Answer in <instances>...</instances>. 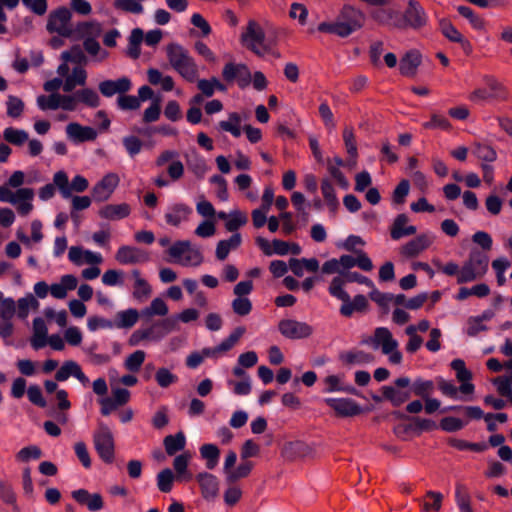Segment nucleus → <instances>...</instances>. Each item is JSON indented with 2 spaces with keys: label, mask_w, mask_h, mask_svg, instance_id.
I'll use <instances>...</instances> for the list:
<instances>
[{
  "label": "nucleus",
  "mask_w": 512,
  "mask_h": 512,
  "mask_svg": "<svg viewBox=\"0 0 512 512\" xmlns=\"http://www.w3.org/2000/svg\"><path fill=\"white\" fill-rule=\"evenodd\" d=\"M365 14L352 5H344L333 22H322L318 31L345 38L363 27Z\"/></svg>",
  "instance_id": "obj_1"
},
{
  "label": "nucleus",
  "mask_w": 512,
  "mask_h": 512,
  "mask_svg": "<svg viewBox=\"0 0 512 512\" xmlns=\"http://www.w3.org/2000/svg\"><path fill=\"white\" fill-rule=\"evenodd\" d=\"M170 66L186 81L194 82L198 78V66L189 51L178 43L166 47Z\"/></svg>",
  "instance_id": "obj_2"
},
{
  "label": "nucleus",
  "mask_w": 512,
  "mask_h": 512,
  "mask_svg": "<svg viewBox=\"0 0 512 512\" xmlns=\"http://www.w3.org/2000/svg\"><path fill=\"white\" fill-rule=\"evenodd\" d=\"M167 252L172 262L184 267H198L204 262L200 248L189 240L175 241Z\"/></svg>",
  "instance_id": "obj_3"
},
{
  "label": "nucleus",
  "mask_w": 512,
  "mask_h": 512,
  "mask_svg": "<svg viewBox=\"0 0 512 512\" xmlns=\"http://www.w3.org/2000/svg\"><path fill=\"white\" fill-rule=\"evenodd\" d=\"M175 329V321L170 318L154 322L148 327L139 328L130 335L128 344L132 347L141 344L144 341L158 343L168 333Z\"/></svg>",
  "instance_id": "obj_4"
},
{
  "label": "nucleus",
  "mask_w": 512,
  "mask_h": 512,
  "mask_svg": "<svg viewBox=\"0 0 512 512\" xmlns=\"http://www.w3.org/2000/svg\"><path fill=\"white\" fill-rule=\"evenodd\" d=\"M488 257L478 251H472L458 273V284L469 283L482 278L488 270Z\"/></svg>",
  "instance_id": "obj_5"
},
{
  "label": "nucleus",
  "mask_w": 512,
  "mask_h": 512,
  "mask_svg": "<svg viewBox=\"0 0 512 512\" xmlns=\"http://www.w3.org/2000/svg\"><path fill=\"white\" fill-rule=\"evenodd\" d=\"M243 44L258 56L269 53L271 48L265 39V33L261 26L251 20L248 22L245 32L241 36Z\"/></svg>",
  "instance_id": "obj_6"
},
{
  "label": "nucleus",
  "mask_w": 512,
  "mask_h": 512,
  "mask_svg": "<svg viewBox=\"0 0 512 512\" xmlns=\"http://www.w3.org/2000/svg\"><path fill=\"white\" fill-rule=\"evenodd\" d=\"M72 13L66 7H59L52 11L48 17L46 28L50 33H56L62 37H72L74 28L71 23Z\"/></svg>",
  "instance_id": "obj_7"
},
{
  "label": "nucleus",
  "mask_w": 512,
  "mask_h": 512,
  "mask_svg": "<svg viewBox=\"0 0 512 512\" xmlns=\"http://www.w3.org/2000/svg\"><path fill=\"white\" fill-rule=\"evenodd\" d=\"M93 442L99 457L105 463H112L115 456L114 438L107 425L99 423V428L93 435Z\"/></svg>",
  "instance_id": "obj_8"
},
{
  "label": "nucleus",
  "mask_w": 512,
  "mask_h": 512,
  "mask_svg": "<svg viewBox=\"0 0 512 512\" xmlns=\"http://www.w3.org/2000/svg\"><path fill=\"white\" fill-rule=\"evenodd\" d=\"M370 17L381 25L403 28V21L394 0L390 4L378 5L370 12Z\"/></svg>",
  "instance_id": "obj_9"
},
{
  "label": "nucleus",
  "mask_w": 512,
  "mask_h": 512,
  "mask_svg": "<svg viewBox=\"0 0 512 512\" xmlns=\"http://www.w3.org/2000/svg\"><path fill=\"white\" fill-rule=\"evenodd\" d=\"M278 330L283 337L290 340L306 339L314 332L310 324L296 319H282L278 323Z\"/></svg>",
  "instance_id": "obj_10"
},
{
  "label": "nucleus",
  "mask_w": 512,
  "mask_h": 512,
  "mask_svg": "<svg viewBox=\"0 0 512 512\" xmlns=\"http://www.w3.org/2000/svg\"><path fill=\"white\" fill-rule=\"evenodd\" d=\"M36 104L42 111L57 109L75 111V102L70 94L50 93L49 95H39Z\"/></svg>",
  "instance_id": "obj_11"
},
{
  "label": "nucleus",
  "mask_w": 512,
  "mask_h": 512,
  "mask_svg": "<svg viewBox=\"0 0 512 512\" xmlns=\"http://www.w3.org/2000/svg\"><path fill=\"white\" fill-rule=\"evenodd\" d=\"M167 163L169 164L167 174L171 181L180 180L184 175V165L179 160V153L176 150H163L155 160V166L158 168L165 166Z\"/></svg>",
  "instance_id": "obj_12"
},
{
  "label": "nucleus",
  "mask_w": 512,
  "mask_h": 512,
  "mask_svg": "<svg viewBox=\"0 0 512 512\" xmlns=\"http://www.w3.org/2000/svg\"><path fill=\"white\" fill-rule=\"evenodd\" d=\"M223 79L228 82H236L240 88H246L251 83V72L249 68L242 63H227L222 70Z\"/></svg>",
  "instance_id": "obj_13"
},
{
  "label": "nucleus",
  "mask_w": 512,
  "mask_h": 512,
  "mask_svg": "<svg viewBox=\"0 0 512 512\" xmlns=\"http://www.w3.org/2000/svg\"><path fill=\"white\" fill-rule=\"evenodd\" d=\"M115 260L121 265L143 264L150 260V255L139 247L122 245L115 253Z\"/></svg>",
  "instance_id": "obj_14"
},
{
  "label": "nucleus",
  "mask_w": 512,
  "mask_h": 512,
  "mask_svg": "<svg viewBox=\"0 0 512 512\" xmlns=\"http://www.w3.org/2000/svg\"><path fill=\"white\" fill-rule=\"evenodd\" d=\"M401 18L403 21V28L411 27L413 29H420L428 22V16L424 8L416 0H408V6Z\"/></svg>",
  "instance_id": "obj_15"
},
{
  "label": "nucleus",
  "mask_w": 512,
  "mask_h": 512,
  "mask_svg": "<svg viewBox=\"0 0 512 512\" xmlns=\"http://www.w3.org/2000/svg\"><path fill=\"white\" fill-rule=\"evenodd\" d=\"M120 182L119 176L110 172L105 174L102 179L92 188V196L97 202L108 200Z\"/></svg>",
  "instance_id": "obj_16"
},
{
  "label": "nucleus",
  "mask_w": 512,
  "mask_h": 512,
  "mask_svg": "<svg viewBox=\"0 0 512 512\" xmlns=\"http://www.w3.org/2000/svg\"><path fill=\"white\" fill-rule=\"evenodd\" d=\"M363 343L371 345L374 349L381 347L383 354H390L398 348V342L393 338L392 333L386 327H378L374 335Z\"/></svg>",
  "instance_id": "obj_17"
},
{
  "label": "nucleus",
  "mask_w": 512,
  "mask_h": 512,
  "mask_svg": "<svg viewBox=\"0 0 512 512\" xmlns=\"http://www.w3.org/2000/svg\"><path fill=\"white\" fill-rule=\"evenodd\" d=\"M394 384L398 388H406L411 385V391L413 394L421 397L422 399L430 396L434 391V382L432 380H425L422 378H416L411 384L410 378L403 376L397 378L394 381Z\"/></svg>",
  "instance_id": "obj_18"
},
{
  "label": "nucleus",
  "mask_w": 512,
  "mask_h": 512,
  "mask_svg": "<svg viewBox=\"0 0 512 512\" xmlns=\"http://www.w3.org/2000/svg\"><path fill=\"white\" fill-rule=\"evenodd\" d=\"M323 402L340 417L355 416L362 411L361 407L351 398H325Z\"/></svg>",
  "instance_id": "obj_19"
},
{
  "label": "nucleus",
  "mask_w": 512,
  "mask_h": 512,
  "mask_svg": "<svg viewBox=\"0 0 512 512\" xmlns=\"http://www.w3.org/2000/svg\"><path fill=\"white\" fill-rule=\"evenodd\" d=\"M434 237L423 233L401 246L400 253L406 258H414L426 250L433 242Z\"/></svg>",
  "instance_id": "obj_20"
},
{
  "label": "nucleus",
  "mask_w": 512,
  "mask_h": 512,
  "mask_svg": "<svg viewBox=\"0 0 512 512\" xmlns=\"http://www.w3.org/2000/svg\"><path fill=\"white\" fill-rule=\"evenodd\" d=\"M65 132L68 139L74 143L94 141L98 136L96 129L90 126H83L77 122L69 123L65 128Z\"/></svg>",
  "instance_id": "obj_21"
},
{
  "label": "nucleus",
  "mask_w": 512,
  "mask_h": 512,
  "mask_svg": "<svg viewBox=\"0 0 512 512\" xmlns=\"http://www.w3.org/2000/svg\"><path fill=\"white\" fill-rule=\"evenodd\" d=\"M201 495L207 501H213L219 494V480L209 472H200L196 475Z\"/></svg>",
  "instance_id": "obj_22"
},
{
  "label": "nucleus",
  "mask_w": 512,
  "mask_h": 512,
  "mask_svg": "<svg viewBox=\"0 0 512 512\" xmlns=\"http://www.w3.org/2000/svg\"><path fill=\"white\" fill-rule=\"evenodd\" d=\"M71 495L78 504L85 506L90 512H98L104 507L103 497L99 493H90L81 488L72 491Z\"/></svg>",
  "instance_id": "obj_23"
},
{
  "label": "nucleus",
  "mask_w": 512,
  "mask_h": 512,
  "mask_svg": "<svg viewBox=\"0 0 512 512\" xmlns=\"http://www.w3.org/2000/svg\"><path fill=\"white\" fill-rule=\"evenodd\" d=\"M451 368L456 372V378L461 383L459 391L463 395H472L475 386L471 382L472 373L466 368L465 362L461 359H454L451 362Z\"/></svg>",
  "instance_id": "obj_24"
},
{
  "label": "nucleus",
  "mask_w": 512,
  "mask_h": 512,
  "mask_svg": "<svg viewBox=\"0 0 512 512\" xmlns=\"http://www.w3.org/2000/svg\"><path fill=\"white\" fill-rule=\"evenodd\" d=\"M192 212V208L187 204L174 203L167 207L164 218L168 225L178 227L183 222L188 221Z\"/></svg>",
  "instance_id": "obj_25"
},
{
  "label": "nucleus",
  "mask_w": 512,
  "mask_h": 512,
  "mask_svg": "<svg viewBox=\"0 0 512 512\" xmlns=\"http://www.w3.org/2000/svg\"><path fill=\"white\" fill-rule=\"evenodd\" d=\"M281 454L286 460L295 461L298 459L312 457L314 449L305 442L295 441L284 445Z\"/></svg>",
  "instance_id": "obj_26"
},
{
  "label": "nucleus",
  "mask_w": 512,
  "mask_h": 512,
  "mask_svg": "<svg viewBox=\"0 0 512 512\" xmlns=\"http://www.w3.org/2000/svg\"><path fill=\"white\" fill-rule=\"evenodd\" d=\"M131 88L132 83L128 77H121L116 80H105L99 84V91L105 97H112L115 94L122 95Z\"/></svg>",
  "instance_id": "obj_27"
},
{
  "label": "nucleus",
  "mask_w": 512,
  "mask_h": 512,
  "mask_svg": "<svg viewBox=\"0 0 512 512\" xmlns=\"http://www.w3.org/2000/svg\"><path fill=\"white\" fill-rule=\"evenodd\" d=\"M131 276L134 280L132 296L136 301L143 303L151 296L152 287L138 269L132 270Z\"/></svg>",
  "instance_id": "obj_28"
},
{
  "label": "nucleus",
  "mask_w": 512,
  "mask_h": 512,
  "mask_svg": "<svg viewBox=\"0 0 512 512\" xmlns=\"http://www.w3.org/2000/svg\"><path fill=\"white\" fill-rule=\"evenodd\" d=\"M408 221L409 218L406 214L402 213L396 216L390 229V235L393 240H399L416 233V226L408 225Z\"/></svg>",
  "instance_id": "obj_29"
},
{
  "label": "nucleus",
  "mask_w": 512,
  "mask_h": 512,
  "mask_svg": "<svg viewBox=\"0 0 512 512\" xmlns=\"http://www.w3.org/2000/svg\"><path fill=\"white\" fill-rule=\"evenodd\" d=\"M78 279L72 274H65L60 278L59 283H53L50 286V293L56 299H64L68 291L76 289Z\"/></svg>",
  "instance_id": "obj_30"
},
{
  "label": "nucleus",
  "mask_w": 512,
  "mask_h": 512,
  "mask_svg": "<svg viewBox=\"0 0 512 512\" xmlns=\"http://www.w3.org/2000/svg\"><path fill=\"white\" fill-rule=\"evenodd\" d=\"M34 190L32 188H19L17 189V198L15 199V203L12 205L16 206L17 212L21 216H27L33 210V199H34Z\"/></svg>",
  "instance_id": "obj_31"
},
{
  "label": "nucleus",
  "mask_w": 512,
  "mask_h": 512,
  "mask_svg": "<svg viewBox=\"0 0 512 512\" xmlns=\"http://www.w3.org/2000/svg\"><path fill=\"white\" fill-rule=\"evenodd\" d=\"M48 329L43 318L33 319V333L30 344L34 350H39L47 345Z\"/></svg>",
  "instance_id": "obj_32"
},
{
  "label": "nucleus",
  "mask_w": 512,
  "mask_h": 512,
  "mask_svg": "<svg viewBox=\"0 0 512 512\" xmlns=\"http://www.w3.org/2000/svg\"><path fill=\"white\" fill-rule=\"evenodd\" d=\"M421 64V55L416 50L407 52L400 60L399 70L403 76L413 77Z\"/></svg>",
  "instance_id": "obj_33"
},
{
  "label": "nucleus",
  "mask_w": 512,
  "mask_h": 512,
  "mask_svg": "<svg viewBox=\"0 0 512 512\" xmlns=\"http://www.w3.org/2000/svg\"><path fill=\"white\" fill-rule=\"evenodd\" d=\"M131 213L130 205L127 203L108 204L99 210V216L103 219L115 221L128 217Z\"/></svg>",
  "instance_id": "obj_34"
},
{
  "label": "nucleus",
  "mask_w": 512,
  "mask_h": 512,
  "mask_svg": "<svg viewBox=\"0 0 512 512\" xmlns=\"http://www.w3.org/2000/svg\"><path fill=\"white\" fill-rule=\"evenodd\" d=\"M75 102V110L78 108V104L82 103L89 108H97L100 105V97L98 93L91 88H83L70 94Z\"/></svg>",
  "instance_id": "obj_35"
},
{
  "label": "nucleus",
  "mask_w": 512,
  "mask_h": 512,
  "mask_svg": "<svg viewBox=\"0 0 512 512\" xmlns=\"http://www.w3.org/2000/svg\"><path fill=\"white\" fill-rule=\"evenodd\" d=\"M87 80V73L82 66L73 68L72 73L63 79V91L72 92L77 86H84Z\"/></svg>",
  "instance_id": "obj_36"
},
{
  "label": "nucleus",
  "mask_w": 512,
  "mask_h": 512,
  "mask_svg": "<svg viewBox=\"0 0 512 512\" xmlns=\"http://www.w3.org/2000/svg\"><path fill=\"white\" fill-rule=\"evenodd\" d=\"M141 316V312L139 313L135 308H129L123 311H119L116 314V319L113 322L114 328L119 329H129L132 328L138 321Z\"/></svg>",
  "instance_id": "obj_37"
},
{
  "label": "nucleus",
  "mask_w": 512,
  "mask_h": 512,
  "mask_svg": "<svg viewBox=\"0 0 512 512\" xmlns=\"http://www.w3.org/2000/svg\"><path fill=\"white\" fill-rule=\"evenodd\" d=\"M242 242L241 235L239 233H234L229 239L220 240L216 246V258L220 261L225 260L230 251L236 249L240 246Z\"/></svg>",
  "instance_id": "obj_38"
},
{
  "label": "nucleus",
  "mask_w": 512,
  "mask_h": 512,
  "mask_svg": "<svg viewBox=\"0 0 512 512\" xmlns=\"http://www.w3.org/2000/svg\"><path fill=\"white\" fill-rule=\"evenodd\" d=\"M340 360L349 365H364L374 361L372 354L362 350H351L340 354Z\"/></svg>",
  "instance_id": "obj_39"
},
{
  "label": "nucleus",
  "mask_w": 512,
  "mask_h": 512,
  "mask_svg": "<svg viewBox=\"0 0 512 512\" xmlns=\"http://www.w3.org/2000/svg\"><path fill=\"white\" fill-rule=\"evenodd\" d=\"M39 308V302L31 293L19 298L16 302V312L20 319H26L30 311H36Z\"/></svg>",
  "instance_id": "obj_40"
},
{
  "label": "nucleus",
  "mask_w": 512,
  "mask_h": 512,
  "mask_svg": "<svg viewBox=\"0 0 512 512\" xmlns=\"http://www.w3.org/2000/svg\"><path fill=\"white\" fill-rule=\"evenodd\" d=\"M163 444L168 455H175L178 451H182L186 446L185 434L182 431H179L175 435H167L163 440Z\"/></svg>",
  "instance_id": "obj_41"
},
{
  "label": "nucleus",
  "mask_w": 512,
  "mask_h": 512,
  "mask_svg": "<svg viewBox=\"0 0 512 512\" xmlns=\"http://www.w3.org/2000/svg\"><path fill=\"white\" fill-rule=\"evenodd\" d=\"M200 456L206 461V468L213 470L219 462L220 450L215 444H203L200 449Z\"/></svg>",
  "instance_id": "obj_42"
},
{
  "label": "nucleus",
  "mask_w": 512,
  "mask_h": 512,
  "mask_svg": "<svg viewBox=\"0 0 512 512\" xmlns=\"http://www.w3.org/2000/svg\"><path fill=\"white\" fill-rule=\"evenodd\" d=\"M383 397L391 402L395 407H398L405 403L411 397V392L402 391L393 386L382 387Z\"/></svg>",
  "instance_id": "obj_43"
},
{
  "label": "nucleus",
  "mask_w": 512,
  "mask_h": 512,
  "mask_svg": "<svg viewBox=\"0 0 512 512\" xmlns=\"http://www.w3.org/2000/svg\"><path fill=\"white\" fill-rule=\"evenodd\" d=\"M169 312L168 306L162 298H154L150 305L141 310V317L149 319L153 316H166Z\"/></svg>",
  "instance_id": "obj_44"
},
{
  "label": "nucleus",
  "mask_w": 512,
  "mask_h": 512,
  "mask_svg": "<svg viewBox=\"0 0 512 512\" xmlns=\"http://www.w3.org/2000/svg\"><path fill=\"white\" fill-rule=\"evenodd\" d=\"M368 301L364 295H356L353 300L349 298L346 303L340 307V313L345 317H350L355 311H364L367 308Z\"/></svg>",
  "instance_id": "obj_45"
},
{
  "label": "nucleus",
  "mask_w": 512,
  "mask_h": 512,
  "mask_svg": "<svg viewBox=\"0 0 512 512\" xmlns=\"http://www.w3.org/2000/svg\"><path fill=\"white\" fill-rule=\"evenodd\" d=\"M192 455L190 452L186 451V452H183L182 454L180 455H177L175 458H174V461H173V468L177 474V477L180 479V478H183L185 480H190L192 475L191 473H189L187 471V467H188V464H189V461L191 459Z\"/></svg>",
  "instance_id": "obj_46"
},
{
  "label": "nucleus",
  "mask_w": 512,
  "mask_h": 512,
  "mask_svg": "<svg viewBox=\"0 0 512 512\" xmlns=\"http://www.w3.org/2000/svg\"><path fill=\"white\" fill-rule=\"evenodd\" d=\"M74 32L81 37L94 38L101 34L102 26L97 21L79 22Z\"/></svg>",
  "instance_id": "obj_47"
},
{
  "label": "nucleus",
  "mask_w": 512,
  "mask_h": 512,
  "mask_svg": "<svg viewBox=\"0 0 512 512\" xmlns=\"http://www.w3.org/2000/svg\"><path fill=\"white\" fill-rule=\"evenodd\" d=\"M321 192L330 211L335 213L339 206V200L332 183L328 179L322 180Z\"/></svg>",
  "instance_id": "obj_48"
},
{
  "label": "nucleus",
  "mask_w": 512,
  "mask_h": 512,
  "mask_svg": "<svg viewBox=\"0 0 512 512\" xmlns=\"http://www.w3.org/2000/svg\"><path fill=\"white\" fill-rule=\"evenodd\" d=\"M3 138L8 143L21 146L29 139V134L23 129L7 127L3 131Z\"/></svg>",
  "instance_id": "obj_49"
},
{
  "label": "nucleus",
  "mask_w": 512,
  "mask_h": 512,
  "mask_svg": "<svg viewBox=\"0 0 512 512\" xmlns=\"http://www.w3.org/2000/svg\"><path fill=\"white\" fill-rule=\"evenodd\" d=\"M324 382L326 385L324 391L327 393H332V392H346V393H350V394L355 393V388L352 386H345L342 383L341 377L338 375H329L325 378Z\"/></svg>",
  "instance_id": "obj_50"
},
{
  "label": "nucleus",
  "mask_w": 512,
  "mask_h": 512,
  "mask_svg": "<svg viewBox=\"0 0 512 512\" xmlns=\"http://www.w3.org/2000/svg\"><path fill=\"white\" fill-rule=\"evenodd\" d=\"M346 280L342 276L334 277L329 285L328 292L331 296L335 297L338 300H341L343 303H346L349 300V294L344 290V285Z\"/></svg>",
  "instance_id": "obj_51"
},
{
  "label": "nucleus",
  "mask_w": 512,
  "mask_h": 512,
  "mask_svg": "<svg viewBox=\"0 0 512 512\" xmlns=\"http://www.w3.org/2000/svg\"><path fill=\"white\" fill-rule=\"evenodd\" d=\"M122 144L131 159H134L143 149V141L135 135H127L122 138Z\"/></svg>",
  "instance_id": "obj_52"
},
{
  "label": "nucleus",
  "mask_w": 512,
  "mask_h": 512,
  "mask_svg": "<svg viewBox=\"0 0 512 512\" xmlns=\"http://www.w3.org/2000/svg\"><path fill=\"white\" fill-rule=\"evenodd\" d=\"M240 124V115L236 112H233L229 114L228 120L219 122V127L223 131L231 133L234 137H239L241 135Z\"/></svg>",
  "instance_id": "obj_53"
},
{
  "label": "nucleus",
  "mask_w": 512,
  "mask_h": 512,
  "mask_svg": "<svg viewBox=\"0 0 512 512\" xmlns=\"http://www.w3.org/2000/svg\"><path fill=\"white\" fill-rule=\"evenodd\" d=\"M146 358V353L143 350H136L126 357L124 360V367L130 372H138L143 365Z\"/></svg>",
  "instance_id": "obj_54"
},
{
  "label": "nucleus",
  "mask_w": 512,
  "mask_h": 512,
  "mask_svg": "<svg viewBox=\"0 0 512 512\" xmlns=\"http://www.w3.org/2000/svg\"><path fill=\"white\" fill-rule=\"evenodd\" d=\"M247 221L248 217L244 212L234 209L230 211L229 219L225 222V228L229 232H236L241 226L245 225Z\"/></svg>",
  "instance_id": "obj_55"
},
{
  "label": "nucleus",
  "mask_w": 512,
  "mask_h": 512,
  "mask_svg": "<svg viewBox=\"0 0 512 512\" xmlns=\"http://www.w3.org/2000/svg\"><path fill=\"white\" fill-rule=\"evenodd\" d=\"M61 59L65 62L75 63L78 66L85 64L87 61L86 56L79 45H75L69 50L63 51L61 53Z\"/></svg>",
  "instance_id": "obj_56"
},
{
  "label": "nucleus",
  "mask_w": 512,
  "mask_h": 512,
  "mask_svg": "<svg viewBox=\"0 0 512 512\" xmlns=\"http://www.w3.org/2000/svg\"><path fill=\"white\" fill-rule=\"evenodd\" d=\"M436 381L438 389L441 391L443 395L454 400L464 399L462 396L459 395V387H456L453 382L445 380L443 377H437Z\"/></svg>",
  "instance_id": "obj_57"
},
{
  "label": "nucleus",
  "mask_w": 512,
  "mask_h": 512,
  "mask_svg": "<svg viewBox=\"0 0 512 512\" xmlns=\"http://www.w3.org/2000/svg\"><path fill=\"white\" fill-rule=\"evenodd\" d=\"M113 6L116 10L126 13L142 14L144 12L143 5L137 0H114Z\"/></svg>",
  "instance_id": "obj_58"
},
{
  "label": "nucleus",
  "mask_w": 512,
  "mask_h": 512,
  "mask_svg": "<svg viewBox=\"0 0 512 512\" xmlns=\"http://www.w3.org/2000/svg\"><path fill=\"white\" fill-rule=\"evenodd\" d=\"M253 469V463L250 461L241 462L236 468L229 472L228 477L225 479L227 483H234L235 481L247 477Z\"/></svg>",
  "instance_id": "obj_59"
},
{
  "label": "nucleus",
  "mask_w": 512,
  "mask_h": 512,
  "mask_svg": "<svg viewBox=\"0 0 512 512\" xmlns=\"http://www.w3.org/2000/svg\"><path fill=\"white\" fill-rule=\"evenodd\" d=\"M80 365L73 360L65 361L55 374L56 381L63 382L69 377L76 375Z\"/></svg>",
  "instance_id": "obj_60"
},
{
  "label": "nucleus",
  "mask_w": 512,
  "mask_h": 512,
  "mask_svg": "<svg viewBox=\"0 0 512 512\" xmlns=\"http://www.w3.org/2000/svg\"><path fill=\"white\" fill-rule=\"evenodd\" d=\"M16 313L15 300L11 297L4 298L2 296V300H0V319L12 321Z\"/></svg>",
  "instance_id": "obj_61"
},
{
  "label": "nucleus",
  "mask_w": 512,
  "mask_h": 512,
  "mask_svg": "<svg viewBox=\"0 0 512 512\" xmlns=\"http://www.w3.org/2000/svg\"><path fill=\"white\" fill-rule=\"evenodd\" d=\"M155 380L161 388H167L178 381L177 375L173 374L168 368H159L155 374Z\"/></svg>",
  "instance_id": "obj_62"
},
{
  "label": "nucleus",
  "mask_w": 512,
  "mask_h": 512,
  "mask_svg": "<svg viewBox=\"0 0 512 512\" xmlns=\"http://www.w3.org/2000/svg\"><path fill=\"white\" fill-rule=\"evenodd\" d=\"M174 481L173 472L166 468L157 475V486L161 492L168 493L172 490Z\"/></svg>",
  "instance_id": "obj_63"
},
{
  "label": "nucleus",
  "mask_w": 512,
  "mask_h": 512,
  "mask_svg": "<svg viewBox=\"0 0 512 512\" xmlns=\"http://www.w3.org/2000/svg\"><path fill=\"white\" fill-rule=\"evenodd\" d=\"M426 497L431 498L433 501L427 502L424 501L422 504V509L424 512H439L441 510L443 495L437 491H428L426 493Z\"/></svg>",
  "instance_id": "obj_64"
}]
</instances>
